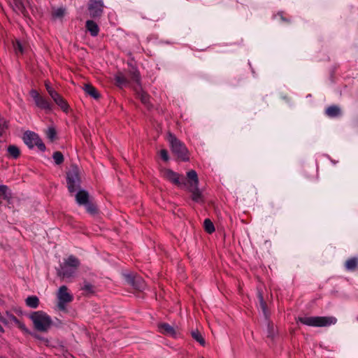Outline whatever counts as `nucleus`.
<instances>
[{"instance_id": "24", "label": "nucleus", "mask_w": 358, "mask_h": 358, "mask_svg": "<svg viewBox=\"0 0 358 358\" xmlns=\"http://www.w3.org/2000/svg\"><path fill=\"white\" fill-rule=\"evenodd\" d=\"M94 286L92 285L90 282L87 280L83 281V285L81 287V289L84 291L86 294H94Z\"/></svg>"}, {"instance_id": "4", "label": "nucleus", "mask_w": 358, "mask_h": 358, "mask_svg": "<svg viewBox=\"0 0 358 358\" xmlns=\"http://www.w3.org/2000/svg\"><path fill=\"white\" fill-rule=\"evenodd\" d=\"M29 318L32 321L34 328L41 332L48 331L52 324L51 317L41 310L32 313L29 315Z\"/></svg>"}, {"instance_id": "21", "label": "nucleus", "mask_w": 358, "mask_h": 358, "mask_svg": "<svg viewBox=\"0 0 358 358\" xmlns=\"http://www.w3.org/2000/svg\"><path fill=\"white\" fill-rule=\"evenodd\" d=\"M26 305L31 308H36L39 305V299L36 296H31L26 299Z\"/></svg>"}, {"instance_id": "15", "label": "nucleus", "mask_w": 358, "mask_h": 358, "mask_svg": "<svg viewBox=\"0 0 358 358\" xmlns=\"http://www.w3.org/2000/svg\"><path fill=\"white\" fill-rule=\"evenodd\" d=\"M86 28L92 36H96L99 32L98 24L93 20L86 22Z\"/></svg>"}, {"instance_id": "46", "label": "nucleus", "mask_w": 358, "mask_h": 358, "mask_svg": "<svg viewBox=\"0 0 358 358\" xmlns=\"http://www.w3.org/2000/svg\"><path fill=\"white\" fill-rule=\"evenodd\" d=\"M199 358H203V357H199Z\"/></svg>"}, {"instance_id": "13", "label": "nucleus", "mask_w": 358, "mask_h": 358, "mask_svg": "<svg viewBox=\"0 0 358 358\" xmlns=\"http://www.w3.org/2000/svg\"><path fill=\"white\" fill-rule=\"evenodd\" d=\"M76 200L79 205H85L89 202V194L85 190H80L76 195Z\"/></svg>"}, {"instance_id": "35", "label": "nucleus", "mask_w": 358, "mask_h": 358, "mask_svg": "<svg viewBox=\"0 0 358 358\" xmlns=\"http://www.w3.org/2000/svg\"><path fill=\"white\" fill-rule=\"evenodd\" d=\"M14 50L15 52L17 54L18 52L22 53L23 48L22 44L20 43V41H17L15 43L13 44Z\"/></svg>"}, {"instance_id": "5", "label": "nucleus", "mask_w": 358, "mask_h": 358, "mask_svg": "<svg viewBox=\"0 0 358 358\" xmlns=\"http://www.w3.org/2000/svg\"><path fill=\"white\" fill-rule=\"evenodd\" d=\"M167 141L169 143L172 152L182 161H187L189 159L188 150L185 144L178 140L176 136L171 133L168 134Z\"/></svg>"}, {"instance_id": "9", "label": "nucleus", "mask_w": 358, "mask_h": 358, "mask_svg": "<svg viewBox=\"0 0 358 358\" xmlns=\"http://www.w3.org/2000/svg\"><path fill=\"white\" fill-rule=\"evenodd\" d=\"M104 4L102 0H90L88 10L92 17H100L103 10Z\"/></svg>"}, {"instance_id": "6", "label": "nucleus", "mask_w": 358, "mask_h": 358, "mask_svg": "<svg viewBox=\"0 0 358 358\" xmlns=\"http://www.w3.org/2000/svg\"><path fill=\"white\" fill-rule=\"evenodd\" d=\"M58 299L57 307L59 310L65 311L67 303H71L73 299V295L69 292L68 287L66 285L61 286L57 293Z\"/></svg>"}, {"instance_id": "44", "label": "nucleus", "mask_w": 358, "mask_h": 358, "mask_svg": "<svg viewBox=\"0 0 358 358\" xmlns=\"http://www.w3.org/2000/svg\"><path fill=\"white\" fill-rule=\"evenodd\" d=\"M355 126L358 128V118L356 120Z\"/></svg>"}, {"instance_id": "30", "label": "nucleus", "mask_w": 358, "mask_h": 358, "mask_svg": "<svg viewBox=\"0 0 358 358\" xmlns=\"http://www.w3.org/2000/svg\"><path fill=\"white\" fill-rule=\"evenodd\" d=\"M53 159L56 164H61L64 162V156L59 151L55 152L52 155Z\"/></svg>"}, {"instance_id": "34", "label": "nucleus", "mask_w": 358, "mask_h": 358, "mask_svg": "<svg viewBox=\"0 0 358 358\" xmlns=\"http://www.w3.org/2000/svg\"><path fill=\"white\" fill-rule=\"evenodd\" d=\"M7 128V122L4 119H0V136L5 132Z\"/></svg>"}, {"instance_id": "37", "label": "nucleus", "mask_w": 358, "mask_h": 358, "mask_svg": "<svg viewBox=\"0 0 358 358\" xmlns=\"http://www.w3.org/2000/svg\"><path fill=\"white\" fill-rule=\"evenodd\" d=\"M54 16L57 17H62L64 15V10L63 8H58L54 12Z\"/></svg>"}, {"instance_id": "11", "label": "nucleus", "mask_w": 358, "mask_h": 358, "mask_svg": "<svg viewBox=\"0 0 358 358\" xmlns=\"http://www.w3.org/2000/svg\"><path fill=\"white\" fill-rule=\"evenodd\" d=\"M6 325L13 326L15 325L24 334H29V329L27 328L25 324L20 320H19L15 315L7 313Z\"/></svg>"}, {"instance_id": "32", "label": "nucleus", "mask_w": 358, "mask_h": 358, "mask_svg": "<svg viewBox=\"0 0 358 358\" xmlns=\"http://www.w3.org/2000/svg\"><path fill=\"white\" fill-rule=\"evenodd\" d=\"M48 138L53 141L56 138V131L53 127H49L46 132Z\"/></svg>"}, {"instance_id": "45", "label": "nucleus", "mask_w": 358, "mask_h": 358, "mask_svg": "<svg viewBox=\"0 0 358 358\" xmlns=\"http://www.w3.org/2000/svg\"><path fill=\"white\" fill-rule=\"evenodd\" d=\"M0 331H1V332H3V331H4V330H3V327H2L1 325H0Z\"/></svg>"}, {"instance_id": "42", "label": "nucleus", "mask_w": 358, "mask_h": 358, "mask_svg": "<svg viewBox=\"0 0 358 358\" xmlns=\"http://www.w3.org/2000/svg\"><path fill=\"white\" fill-rule=\"evenodd\" d=\"M275 18H279L280 20L284 22H289V20H287L285 17H283L282 13H278L276 15H275Z\"/></svg>"}, {"instance_id": "3", "label": "nucleus", "mask_w": 358, "mask_h": 358, "mask_svg": "<svg viewBox=\"0 0 358 358\" xmlns=\"http://www.w3.org/2000/svg\"><path fill=\"white\" fill-rule=\"evenodd\" d=\"M296 322L310 327H322L335 324L337 319L333 316L299 317Z\"/></svg>"}, {"instance_id": "41", "label": "nucleus", "mask_w": 358, "mask_h": 358, "mask_svg": "<svg viewBox=\"0 0 358 358\" xmlns=\"http://www.w3.org/2000/svg\"><path fill=\"white\" fill-rule=\"evenodd\" d=\"M49 94L53 101L56 100L58 97H59V96H61L55 90L52 92H50Z\"/></svg>"}, {"instance_id": "29", "label": "nucleus", "mask_w": 358, "mask_h": 358, "mask_svg": "<svg viewBox=\"0 0 358 358\" xmlns=\"http://www.w3.org/2000/svg\"><path fill=\"white\" fill-rule=\"evenodd\" d=\"M130 79L131 81L136 83L138 85L141 84V76L138 71H134L130 73Z\"/></svg>"}, {"instance_id": "19", "label": "nucleus", "mask_w": 358, "mask_h": 358, "mask_svg": "<svg viewBox=\"0 0 358 358\" xmlns=\"http://www.w3.org/2000/svg\"><path fill=\"white\" fill-rule=\"evenodd\" d=\"M345 267L348 271H355L358 267V257L348 259L345 263Z\"/></svg>"}, {"instance_id": "36", "label": "nucleus", "mask_w": 358, "mask_h": 358, "mask_svg": "<svg viewBox=\"0 0 358 358\" xmlns=\"http://www.w3.org/2000/svg\"><path fill=\"white\" fill-rule=\"evenodd\" d=\"M159 155L164 161L166 162L169 160V155H168V152L166 150H165V149L161 150L159 152Z\"/></svg>"}, {"instance_id": "8", "label": "nucleus", "mask_w": 358, "mask_h": 358, "mask_svg": "<svg viewBox=\"0 0 358 358\" xmlns=\"http://www.w3.org/2000/svg\"><path fill=\"white\" fill-rule=\"evenodd\" d=\"M161 173L164 179L180 187H182V185L185 184L182 176L174 172L171 169H164L161 171Z\"/></svg>"}, {"instance_id": "2", "label": "nucleus", "mask_w": 358, "mask_h": 358, "mask_svg": "<svg viewBox=\"0 0 358 358\" xmlns=\"http://www.w3.org/2000/svg\"><path fill=\"white\" fill-rule=\"evenodd\" d=\"M80 266L78 259L73 255L66 259L60 268L57 269V275L62 278H69L75 275V273Z\"/></svg>"}, {"instance_id": "43", "label": "nucleus", "mask_w": 358, "mask_h": 358, "mask_svg": "<svg viewBox=\"0 0 358 358\" xmlns=\"http://www.w3.org/2000/svg\"><path fill=\"white\" fill-rule=\"evenodd\" d=\"M45 88H46L48 94H50V92H52L54 90V89L50 86V84L48 82H45Z\"/></svg>"}, {"instance_id": "38", "label": "nucleus", "mask_w": 358, "mask_h": 358, "mask_svg": "<svg viewBox=\"0 0 358 358\" xmlns=\"http://www.w3.org/2000/svg\"><path fill=\"white\" fill-rule=\"evenodd\" d=\"M30 95L33 98L34 101H36L41 96L38 92L35 90H32L30 91Z\"/></svg>"}, {"instance_id": "14", "label": "nucleus", "mask_w": 358, "mask_h": 358, "mask_svg": "<svg viewBox=\"0 0 358 358\" xmlns=\"http://www.w3.org/2000/svg\"><path fill=\"white\" fill-rule=\"evenodd\" d=\"M325 114L329 117H336L341 115V110L339 106L332 105L325 110Z\"/></svg>"}, {"instance_id": "33", "label": "nucleus", "mask_w": 358, "mask_h": 358, "mask_svg": "<svg viewBox=\"0 0 358 358\" xmlns=\"http://www.w3.org/2000/svg\"><path fill=\"white\" fill-rule=\"evenodd\" d=\"M86 207V210L88 213L90 214H95L97 212L96 206L92 203L88 202L87 204L85 205Z\"/></svg>"}, {"instance_id": "27", "label": "nucleus", "mask_w": 358, "mask_h": 358, "mask_svg": "<svg viewBox=\"0 0 358 358\" xmlns=\"http://www.w3.org/2000/svg\"><path fill=\"white\" fill-rule=\"evenodd\" d=\"M192 336L193 337V338L197 342H199L201 345H204L205 344V340L204 338H203L201 334L198 331V330H196V331H193L192 332Z\"/></svg>"}, {"instance_id": "12", "label": "nucleus", "mask_w": 358, "mask_h": 358, "mask_svg": "<svg viewBox=\"0 0 358 358\" xmlns=\"http://www.w3.org/2000/svg\"><path fill=\"white\" fill-rule=\"evenodd\" d=\"M38 138V136L34 132H26L24 136V141L29 148L34 147Z\"/></svg>"}, {"instance_id": "25", "label": "nucleus", "mask_w": 358, "mask_h": 358, "mask_svg": "<svg viewBox=\"0 0 358 358\" xmlns=\"http://www.w3.org/2000/svg\"><path fill=\"white\" fill-rule=\"evenodd\" d=\"M203 227L206 231L208 234H212L215 231L214 224L210 219H206L204 220Z\"/></svg>"}, {"instance_id": "28", "label": "nucleus", "mask_w": 358, "mask_h": 358, "mask_svg": "<svg viewBox=\"0 0 358 358\" xmlns=\"http://www.w3.org/2000/svg\"><path fill=\"white\" fill-rule=\"evenodd\" d=\"M138 96L143 103H144L148 107L150 106V96L147 93L141 91L138 93Z\"/></svg>"}, {"instance_id": "1", "label": "nucleus", "mask_w": 358, "mask_h": 358, "mask_svg": "<svg viewBox=\"0 0 358 358\" xmlns=\"http://www.w3.org/2000/svg\"><path fill=\"white\" fill-rule=\"evenodd\" d=\"M182 187H187V189L192 193V199L196 203H202L203 198L201 192L198 187L199 178L194 170H190L187 172L186 182L183 179Z\"/></svg>"}, {"instance_id": "10", "label": "nucleus", "mask_w": 358, "mask_h": 358, "mask_svg": "<svg viewBox=\"0 0 358 358\" xmlns=\"http://www.w3.org/2000/svg\"><path fill=\"white\" fill-rule=\"evenodd\" d=\"M159 331L166 336L176 338L179 334V330L177 327H174L168 323H159L157 325Z\"/></svg>"}, {"instance_id": "40", "label": "nucleus", "mask_w": 358, "mask_h": 358, "mask_svg": "<svg viewBox=\"0 0 358 358\" xmlns=\"http://www.w3.org/2000/svg\"><path fill=\"white\" fill-rule=\"evenodd\" d=\"M35 146H37L41 150H45V146L44 143L41 141L40 138H38V142H37L36 144H35Z\"/></svg>"}, {"instance_id": "22", "label": "nucleus", "mask_w": 358, "mask_h": 358, "mask_svg": "<svg viewBox=\"0 0 358 358\" xmlns=\"http://www.w3.org/2000/svg\"><path fill=\"white\" fill-rule=\"evenodd\" d=\"M0 196L3 199L9 201L12 198V194L6 185H0Z\"/></svg>"}, {"instance_id": "20", "label": "nucleus", "mask_w": 358, "mask_h": 358, "mask_svg": "<svg viewBox=\"0 0 358 358\" xmlns=\"http://www.w3.org/2000/svg\"><path fill=\"white\" fill-rule=\"evenodd\" d=\"M115 84L120 87H125L129 81L122 73H118L115 76Z\"/></svg>"}, {"instance_id": "31", "label": "nucleus", "mask_w": 358, "mask_h": 358, "mask_svg": "<svg viewBox=\"0 0 358 358\" xmlns=\"http://www.w3.org/2000/svg\"><path fill=\"white\" fill-rule=\"evenodd\" d=\"M258 297H259L261 308H262L264 315L266 317L267 316L266 303L263 299L262 294L259 292Z\"/></svg>"}, {"instance_id": "23", "label": "nucleus", "mask_w": 358, "mask_h": 358, "mask_svg": "<svg viewBox=\"0 0 358 358\" xmlns=\"http://www.w3.org/2000/svg\"><path fill=\"white\" fill-rule=\"evenodd\" d=\"M8 152L9 155L13 159H17L20 157V149L14 145H10L8 147Z\"/></svg>"}, {"instance_id": "16", "label": "nucleus", "mask_w": 358, "mask_h": 358, "mask_svg": "<svg viewBox=\"0 0 358 358\" xmlns=\"http://www.w3.org/2000/svg\"><path fill=\"white\" fill-rule=\"evenodd\" d=\"M35 103L38 108L41 109L45 110L47 111H50L52 110L51 103L41 96L35 101Z\"/></svg>"}, {"instance_id": "39", "label": "nucleus", "mask_w": 358, "mask_h": 358, "mask_svg": "<svg viewBox=\"0 0 358 358\" xmlns=\"http://www.w3.org/2000/svg\"><path fill=\"white\" fill-rule=\"evenodd\" d=\"M125 278L129 284L134 285L135 281L136 280L135 278L129 274L125 275Z\"/></svg>"}, {"instance_id": "17", "label": "nucleus", "mask_w": 358, "mask_h": 358, "mask_svg": "<svg viewBox=\"0 0 358 358\" xmlns=\"http://www.w3.org/2000/svg\"><path fill=\"white\" fill-rule=\"evenodd\" d=\"M83 90L86 94L95 99H99L100 96L99 93L96 90V88L90 84H85L83 87Z\"/></svg>"}, {"instance_id": "7", "label": "nucleus", "mask_w": 358, "mask_h": 358, "mask_svg": "<svg viewBox=\"0 0 358 358\" xmlns=\"http://www.w3.org/2000/svg\"><path fill=\"white\" fill-rule=\"evenodd\" d=\"M67 185L69 192H75L80 185L79 169L76 166H72L67 172Z\"/></svg>"}, {"instance_id": "26", "label": "nucleus", "mask_w": 358, "mask_h": 358, "mask_svg": "<svg viewBox=\"0 0 358 358\" xmlns=\"http://www.w3.org/2000/svg\"><path fill=\"white\" fill-rule=\"evenodd\" d=\"M64 111H67L69 105L62 96L54 101Z\"/></svg>"}, {"instance_id": "18", "label": "nucleus", "mask_w": 358, "mask_h": 358, "mask_svg": "<svg viewBox=\"0 0 358 358\" xmlns=\"http://www.w3.org/2000/svg\"><path fill=\"white\" fill-rule=\"evenodd\" d=\"M13 9L15 12L26 15L27 10L23 3V0L13 1Z\"/></svg>"}]
</instances>
